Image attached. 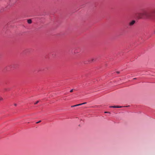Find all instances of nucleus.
Listing matches in <instances>:
<instances>
[{"instance_id":"obj_1","label":"nucleus","mask_w":155,"mask_h":155,"mask_svg":"<svg viewBox=\"0 0 155 155\" xmlns=\"http://www.w3.org/2000/svg\"><path fill=\"white\" fill-rule=\"evenodd\" d=\"M145 15L146 18H149L152 21H155V15L153 17H151L150 15L147 13H139L137 14V17L139 19H142L143 18V16Z\"/></svg>"},{"instance_id":"obj_2","label":"nucleus","mask_w":155,"mask_h":155,"mask_svg":"<svg viewBox=\"0 0 155 155\" xmlns=\"http://www.w3.org/2000/svg\"><path fill=\"white\" fill-rule=\"evenodd\" d=\"M136 21L135 20H132V21L130 22L129 23V25L130 26H133L135 23Z\"/></svg>"},{"instance_id":"obj_3","label":"nucleus","mask_w":155,"mask_h":155,"mask_svg":"<svg viewBox=\"0 0 155 155\" xmlns=\"http://www.w3.org/2000/svg\"><path fill=\"white\" fill-rule=\"evenodd\" d=\"M128 106H124V107H128ZM123 107L122 106H110V107H112V108H121V107Z\"/></svg>"},{"instance_id":"obj_4","label":"nucleus","mask_w":155,"mask_h":155,"mask_svg":"<svg viewBox=\"0 0 155 155\" xmlns=\"http://www.w3.org/2000/svg\"><path fill=\"white\" fill-rule=\"evenodd\" d=\"M94 60V58H91V59H89V61H90L91 62H93Z\"/></svg>"},{"instance_id":"obj_5","label":"nucleus","mask_w":155,"mask_h":155,"mask_svg":"<svg viewBox=\"0 0 155 155\" xmlns=\"http://www.w3.org/2000/svg\"><path fill=\"white\" fill-rule=\"evenodd\" d=\"M28 22L29 24H31L32 22L31 20L30 19H29L28 20Z\"/></svg>"},{"instance_id":"obj_6","label":"nucleus","mask_w":155,"mask_h":155,"mask_svg":"<svg viewBox=\"0 0 155 155\" xmlns=\"http://www.w3.org/2000/svg\"><path fill=\"white\" fill-rule=\"evenodd\" d=\"M3 98L2 97H0V101H2Z\"/></svg>"},{"instance_id":"obj_7","label":"nucleus","mask_w":155,"mask_h":155,"mask_svg":"<svg viewBox=\"0 0 155 155\" xmlns=\"http://www.w3.org/2000/svg\"><path fill=\"white\" fill-rule=\"evenodd\" d=\"M39 102V101H38L37 102H36L35 103V104H36L38 103Z\"/></svg>"},{"instance_id":"obj_8","label":"nucleus","mask_w":155,"mask_h":155,"mask_svg":"<svg viewBox=\"0 0 155 155\" xmlns=\"http://www.w3.org/2000/svg\"><path fill=\"white\" fill-rule=\"evenodd\" d=\"M81 105H82V103L77 104L78 106Z\"/></svg>"},{"instance_id":"obj_9","label":"nucleus","mask_w":155,"mask_h":155,"mask_svg":"<svg viewBox=\"0 0 155 155\" xmlns=\"http://www.w3.org/2000/svg\"><path fill=\"white\" fill-rule=\"evenodd\" d=\"M73 89H71L70 90V92H72L73 91Z\"/></svg>"},{"instance_id":"obj_10","label":"nucleus","mask_w":155,"mask_h":155,"mask_svg":"<svg viewBox=\"0 0 155 155\" xmlns=\"http://www.w3.org/2000/svg\"><path fill=\"white\" fill-rule=\"evenodd\" d=\"M41 120H40L38 122H37L36 123V124H38V123H39L40 122H41Z\"/></svg>"},{"instance_id":"obj_11","label":"nucleus","mask_w":155,"mask_h":155,"mask_svg":"<svg viewBox=\"0 0 155 155\" xmlns=\"http://www.w3.org/2000/svg\"><path fill=\"white\" fill-rule=\"evenodd\" d=\"M86 103H86V102H84V103H82V105H83V104H86Z\"/></svg>"},{"instance_id":"obj_12","label":"nucleus","mask_w":155,"mask_h":155,"mask_svg":"<svg viewBox=\"0 0 155 155\" xmlns=\"http://www.w3.org/2000/svg\"><path fill=\"white\" fill-rule=\"evenodd\" d=\"M74 107L78 106L77 104H76V105H74Z\"/></svg>"},{"instance_id":"obj_13","label":"nucleus","mask_w":155,"mask_h":155,"mask_svg":"<svg viewBox=\"0 0 155 155\" xmlns=\"http://www.w3.org/2000/svg\"><path fill=\"white\" fill-rule=\"evenodd\" d=\"M117 73L118 74L120 73V72L119 71H117Z\"/></svg>"},{"instance_id":"obj_14","label":"nucleus","mask_w":155,"mask_h":155,"mask_svg":"<svg viewBox=\"0 0 155 155\" xmlns=\"http://www.w3.org/2000/svg\"><path fill=\"white\" fill-rule=\"evenodd\" d=\"M136 79H137V78H134L133 79H134V80H136Z\"/></svg>"},{"instance_id":"obj_15","label":"nucleus","mask_w":155,"mask_h":155,"mask_svg":"<svg viewBox=\"0 0 155 155\" xmlns=\"http://www.w3.org/2000/svg\"><path fill=\"white\" fill-rule=\"evenodd\" d=\"M14 105L15 106H16L17 105V104H14Z\"/></svg>"},{"instance_id":"obj_16","label":"nucleus","mask_w":155,"mask_h":155,"mask_svg":"<svg viewBox=\"0 0 155 155\" xmlns=\"http://www.w3.org/2000/svg\"><path fill=\"white\" fill-rule=\"evenodd\" d=\"M109 113V112H105V113Z\"/></svg>"},{"instance_id":"obj_17","label":"nucleus","mask_w":155,"mask_h":155,"mask_svg":"<svg viewBox=\"0 0 155 155\" xmlns=\"http://www.w3.org/2000/svg\"><path fill=\"white\" fill-rule=\"evenodd\" d=\"M74 107V105L71 106V107Z\"/></svg>"}]
</instances>
